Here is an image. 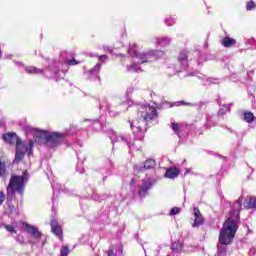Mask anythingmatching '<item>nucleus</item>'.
Segmentation results:
<instances>
[{"label":"nucleus","instance_id":"f257e3e1","mask_svg":"<svg viewBox=\"0 0 256 256\" xmlns=\"http://www.w3.org/2000/svg\"><path fill=\"white\" fill-rule=\"evenodd\" d=\"M139 118L130 122V127L135 135L136 141H143L145 131H147V122L153 121L157 117V109L149 104L141 105L138 108Z\"/></svg>","mask_w":256,"mask_h":256},{"label":"nucleus","instance_id":"f03ea898","mask_svg":"<svg viewBox=\"0 0 256 256\" xmlns=\"http://www.w3.org/2000/svg\"><path fill=\"white\" fill-rule=\"evenodd\" d=\"M128 53L134 59L133 60L134 63L131 64L130 66L129 65L127 66L128 73H133V72L141 73V71L143 70L141 69L140 65L149 63L150 61H156V59H159L163 57V55H165V52L161 50H156V51L150 50L147 53H141L139 52V48L135 44L130 46Z\"/></svg>","mask_w":256,"mask_h":256},{"label":"nucleus","instance_id":"7ed1b4c3","mask_svg":"<svg viewBox=\"0 0 256 256\" xmlns=\"http://www.w3.org/2000/svg\"><path fill=\"white\" fill-rule=\"evenodd\" d=\"M25 132L34 135L35 139H44L47 147H57L63 141L65 134L58 132H48L45 130H39L31 126L25 127Z\"/></svg>","mask_w":256,"mask_h":256},{"label":"nucleus","instance_id":"20e7f679","mask_svg":"<svg viewBox=\"0 0 256 256\" xmlns=\"http://www.w3.org/2000/svg\"><path fill=\"white\" fill-rule=\"evenodd\" d=\"M239 226L237 225V220L233 218H228L223 227L220 230L218 243L221 245H231L233 239H235V234L237 233Z\"/></svg>","mask_w":256,"mask_h":256},{"label":"nucleus","instance_id":"39448f33","mask_svg":"<svg viewBox=\"0 0 256 256\" xmlns=\"http://www.w3.org/2000/svg\"><path fill=\"white\" fill-rule=\"evenodd\" d=\"M29 181V173L27 170L23 172L22 176H11L9 185L7 187L8 195H14V193H19L23 195V191L25 190V183Z\"/></svg>","mask_w":256,"mask_h":256},{"label":"nucleus","instance_id":"423d86ee","mask_svg":"<svg viewBox=\"0 0 256 256\" xmlns=\"http://www.w3.org/2000/svg\"><path fill=\"white\" fill-rule=\"evenodd\" d=\"M35 143L33 140H29L28 144L25 141H18V144H16V154H15V161L16 163H19L23 161L25 158V153L28 155H33V147Z\"/></svg>","mask_w":256,"mask_h":256},{"label":"nucleus","instance_id":"0eeeda50","mask_svg":"<svg viewBox=\"0 0 256 256\" xmlns=\"http://www.w3.org/2000/svg\"><path fill=\"white\" fill-rule=\"evenodd\" d=\"M109 137L112 143H121V141H124V143H127L131 151H139V149H141L137 141H134L132 144L129 142V135H123L115 131H111Z\"/></svg>","mask_w":256,"mask_h":256},{"label":"nucleus","instance_id":"6e6552de","mask_svg":"<svg viewBox=\"0 0 256 256\" xmlns=\"http://www.w3.org/2000/svg\"><path fill=\"white\" fill-rule=\"evenodd\" d=\"M100 109H106L110 117H117V115L121 113V110L117 108V106L115 105V100H113L112 102H108L107 100H102L100 102Z\"/></svg>","mask_w":256,"mask_h":256},{"label":"nucleus","instance_id":"1a4fd4ad","mask_svg":"<svg viewBox=\"0 0 256 256\" xmlns=\"http://www.w3.org/2000/svg\"><path fill=\"white\" fill-rule=\"evenodd\" d=\"M155 165H157V163L154 159L146 160L141 164H135L134 173H145V171H149V169H154Z\"/></svg>","mask_w":256,"mask_h":256},{"label":"nucleus","instance_id":"9d476101","mask_svg":"<svg viewBox=\"0 0 256 256\" xmlns=\"http://www.w3.org/2000/svg\"><path fill=\"white\" fill-rule=\"evenodd\" d=\"M178 64L180 68H176L177 73H181L182 71H185L187 67H189V54L187 51H182L179 53Z\"/></svg>","mask_w":256,"mask_h":256},{"label":"nucleus","instance_id":"9b49d317","mask_svg":"<svg viewBox=\"0 0 256 256\" xmlns=\"http://www.w3.org/2000/svg\"><path fill=\"white\" fill-rule=\"evenodd\" d=\"M22 227L25 233H28V235H31L33 239H41V233L39 232L38 227H35L27 222H23Z\"/></svg>","mask_w":256,"mask_h":256},{"label":"nucleus","instance_id":"f8f14e48","mask_svg":"<svg viewBox=\"0 0 256 256\" xmlns=\"http://www.w3.org/2000/svg\"><path fill=\"white\" fill-rule=\"evenodd\" d=\"M152 187H153V181L151 180V178L142 180V184L140 185V188L138 191L140 197H147V193L149 192V189H151Z\"/></svg>","mask_w":256,"mask_h":256},{"label":"nucleus","instance_id":"ddd939ff","mask_svg":"<svg viewBox=\"0 0 256 256\" xmlns=\"http://www.w3.org/2000/svg\"><path fill=\"white\" fill-rule=\"evenodd\" d=\"M3 140L5 141V143H8L9 145H18L19 141H23L21 140L16 133H6L3 135Z\"/></svg>","mask_w":256,"mask_h":256},{"label":"nucleus","instance_id":"4468645a","mask_svg":"<svg viewBox=\"0 0 256 256\" xmlns=\"http://www.w3.org/2000/svg\"><path fill=\"white\" fill-rule=\"evenodd\" d=\"M51 230L56 237H59L60 241H63V230L61 229V226L57 223L56 220L51 221Z\"/></svg>","mask_w":256,"mask_h":256},{"label":"nucleus","instance_id":"2eb2a0df","mask_svg":"<svg viewBox=\"0 0 256 256\" xmlns=\"http://www.w3.org/2000/svg\"><path fill=\"white\" fill-rule=\"evenodd\" d=\"M194 217L195 221L194 224H192V227H199L204 221L203 216L201 215V211L198 210V208H194Z\"/></svg>","mask_w":256,"mask_h":256},{"label":"nucleus","instance_id":"dca6fc26","mask_svg":"<svg viewBox=\"0 0 256 256\" xmlns=\"http://www.w3.org/2000/svg\"><path fill=\"white\" fill-rule=\"evenodd\" d=\"M221 45L226 49H229V47H234V45H237V40L226 36L221 40Z\"/></svg>","mask_w":256,"mask_h":256},{"label":"nucleus","instance_id":"f3484780","mask_svg":"<svg viewBox=\"0 0 256 256\" xmlns=\"http://www.w3.org/2000/svg\"><path fill=\"white\" fill-rule=\"evenodd\" d=\"M179 176V169L177 168H169L166 173H165V177H167V179H175V177Z\"/></svg>","mask_w":256,"mask_h":256},{"label":"nucleus","instance_id":"a211bd4d","mask_svg":"<svg viewBox=\"0 0 256 256\" xmlns=\"http://www.w3.org/2000/svg\"><path fill=\"white\" fill-rule=\"evenodd\" d=\"M26 73H29L30 75H41L43 73V70L35 67V66H27L25 68Z\"/></svg>","mask_w":256,"mask_h":256},{"label":"nucleus","instance_id":"6ab92c4d","mask_svg":"<svg viewBox=\"0 0 256 256\" xmlns=\"http://www.w3.org/2000/svg\"><path fill=\"white\" fill-rule=\"evenodd\" d=\"M156 43H158L160 47H167V45L171 44V38L169 37L156 38Z\"/></svg>","mask_w":256,"mask_h":256},{"label":"nucleus","instance_id":"aec40b11","mask_svg":"<svg viewBox=\"0 0 256 256\" xmlns=\"http://www.w3.org/2000/svg\"><path fill=\"white\" fill-rule=\"evenodd\" d=\"M241 207H243V198H239L233 204V211H234V213H236L237 217H239V211H241Z\"/></svg>","mask_w":256,"mask_h":256},{"label":"nucleus","instance_id":"412c9836","mask_svg":"<svg viewBox=\"0 0 256 256\" xmlns=\"http://www.w3.org/2000/svg\"><path fill=\"white\" fill-rule=\"evenodd\" d=\"M218 256H227V245L218 243Z\"/></svg>","mask_w":256,"mask_h":256},{"label":"nucleus","instance_id":"4be33fe9","mask_svg":"<svg viewBox=\"0 0 256 256\" xmlns=\"http://www.w3.org/2000/svg\"><path fill=\"white\" fill-rule=\"evenodd\" d=\"M172 251L174 253H181V251H183V244H181L180 242H173Z\"/></svg>","mask_w":256,"mask_h":256},{"label":"nucleus","instance_id":"5701e85b","mask_svg":"<svg viewBox=\"0 0 256 256\" xmlns=\"http://www.w3.org/2000/svg\"><path fill=\"white\" fill-rule=\"evenodd\" d=\"M244 121H246V123H253V121H255V115H253V112L244 113Z\"/></svg>","mask_w":256,"mask_h":256},{"label":"nucleus","instance_id":"b1692460","mask_svg":"<svg viewBox=\"0 0 256 256\" xmlns=\"http://www.w3.org/2000/svg\"><path fill=\"white\" fill-rule=\"evenodd\" d=\"M3 227L9 233H17V230H15V228L17 227V223H13L12 225L4 224Z\"/></svg>","mask_w":256,"mask_h":256},{"label":"nucleus","instance_id":"393cba45","mask_svg":"<svg viewBox=\"0 0 256 256\" xmlns=\"http://www.w3.org/2000/svg\"><path fill=\"white\" fill-rule=\"evenodd\" d=\"M99 71H101V63H98L94 66L92 70H90L91 75H99Z\"/></svg>","mask_w":256,"mask_h":256},{"label":"nucleus","instance_id":"a878e982","mask_svg":"<svg viewBox=\"0 0 256 256\" xmlns=\"http://www.w3.org/2000/svg\"><path fill=\"white\" fill-rule=\"evenodd\" d=\"M248 209H256V197L250 198L248 202Z\"/></svg>","mask_w":256,"mask_h":256},{"label":"nucleus","instance_id":"bb28decb","mask_svg":"<svg viewBox=\"0 0 256 256\" xmlns=\"http://www.w3.org/2000/svg\"><path fill=\"white\" fill-rule=\"evenodd\" d=\"M255 8H256V4H255L254 1H249V2H247V4H246V9H247L248 11H253V9H255Z\"/></svg>","mask_w":256,"mask_h":256},{"label":"nucleus","instance_id":"cd10ccee","mask_svg":"<svg viewBox=\"0 0 256 256\" xmlns=\"http://www.w3.org/2000/svg\"><path fill=\"white\" fill-rule=\"evenodd\" d=\"M61 256H67L69 255V246H62V249L60 251Z\"/></svg>","mask_w":256,"mask_h":256},{"label":"nucleus","instance_id":"c85d7f7f","mask_svg":"<svg viewBox=\"0 0 256 256\" xmlns=\"http://www.w3.org/2000/svg\"><path fill=\"white\" fill-rule=\"evenodd\" d=\"M179 213H181V208L179 207H173L170 211V215L173 216V215H179Z\"/></svg>","mask_w":256,"mask_h":256},{"label":"nucleus","instance_id":"c756f323","mask_svg":"<svg viewBox=\"0 0 256 256\" xmlns=\"http://www.w3.org/2000/svg\"><path fill=\"white\" fill-rule=\"evenodd\" d=\"M172 129L176 133L177 136L181 137V135L179 134V124L172 123Z\"/></svg>","mask_w":256,"mask_h":256},{"label":"nucleus","instance_id":"7c9ffc66","mask_svg":"<svg viewBox=\"0 0 256 256\" xmlns=\"http://www.w3.org/2000/svg\"><path fill=\"white\" fill-rule=\"evenodd\" d=\"M165 23L168 25V27H171L175 24V20H173V18H166Z\"/></svg>","mask_w":256,"mask_h":256},{"label":"nucleus","instance_id":"2f4dec72","mask_svg":"<svg viewBox=\"0 0 256 256\" xmlns=\"http://www.w3.org/2000/svg\"><path fill=\"white\" fill-rule=\"evenodd\" d=\"M76 170H77L79 173H85V169H83V162L77 164Z\"/></svg>","mask_w":256,"mask_h":256},{"label":"nucleus","instance_id":"473e14b6","mask_svg":"<svg viewBox=\"0 0 256 256\" xmlns=\"http://www.w3.org/2000/svg\"><path fill=\"white\" fill-rule=\"evenodd\" d=\"M5 175V163L0 162V177Z\"/></svg>","mask_w":256,"mask_h":256},{"label":"nucleus","instance_id":"72a5a7b5","mask_svg":"<svg viewBox=\"0 0 256 256\" xmlns=\"http://www.w3.org/2000/svg\"><path fill=\"white\" fill-rule=\"evenodd\" d=\"M178 105H187L188 107H195V104L191 102L179 101Z\"/></svg>","mask_w":256,"mask_h":256},{"label":"nucleus","instance_id":"f704fd0d","mask_svg":"<svg viewBox=\"0 0 256 256\" xmlns=\"http://www.w3.org/2000/svg\"><path fill=\"white\" fill-rule=\"evenodd\" d=\"M115 248L111 246L109 250L106 252L107 256H115Z\"/></svg>","mask_w":256,"mask_h":256},{"label":"nucleus","instance_id":"c9c22d12","mask_svg":"<svg viewBox=\"0 0 256 256\" xmlns=\"http://www.w3.org/2000/svg\"><path fill=\"white\" fill-rule=\"evenodd\" d=\"M16 241H18V243H20L21 245L25 243V239L21 235L16 236Z\"/></svg>","mask_w":256,"mask_h":256},{"label":"nucleus","instance_id":"e433bc0d","mask_svg":"<svg viewBox=\"0 0 256 256\" xmlns=\"http://www.w3.org/2000/svg\"><path fill=\"white\" fill-rule=\"evenodd\" d=\"M5 193L0 192V206L3 205V203L5 202Z\"/></svg>","mask_w":256,"mask_h":256},{"label":"nucleus","instance_id":"4c0bfd02","mask_svg":"<svg viewBox=\"0 0 256 256\" xmlns=\"http://www.w3.org/2000/svg\"><path fill=\"white\" fill-rule=\"evenodd\" d=\"M68 65H79V62H77V60L75 59H70L67 61Z\"/></svg>","mask_w":256,"mask_h":256},{"label":"nucleus","instance_id":"58836bf2","mask_svg":"<svg viewBox=\"0 0 256 256\" xmlns=\"http://www.w3.org/2000/svg\"><path fill=\"white\" fill-rule=\"evenodd\" d=\"M103 49H104V51H107L108 53L113 54V49H112L111 47H109V46H104Z\"/></svg>","mask_w":256,"mask_h":256},{"label":"nucleus","instance_id":"ea45409f","mask_svg":"<svg viewBox=\"0 0 256 256\" xmlns=\"http://www.w3.org/2000/svg\"><path fill=\"white\" fill-rule=\"evenodd\" d=\"M107 59H109V57L107 55H101L99 56V61H107Z\"/></svg>","mask_w":256,"mask_h":256},{"label":"nucleus","instance_id":"a19ab883","mask_svg":"<svg viewBox=\"0 0 256 256\" xmlns=\"http://www.w3.org/2000/svg\"><path fill=\"white\" fill-rule=\"evenodd\" d=\"M2 55H3V52H1V50H0V59H1Z\"/></svg>","mask_w":256,"mask_h":256},{"label":"nucleus","instance_id":"79ce46f5","mask_svg":"<svg viewBox=\"0 0 256 256\" xmlns=\"http://www.w3.org/2000/svg\"><path fill=\"white\" fill-rule=\"evenodd\" d=\"M248 43H251V40H248Z\"/></svg>","mask_w":256,"mask_h":256}]
</instances>
